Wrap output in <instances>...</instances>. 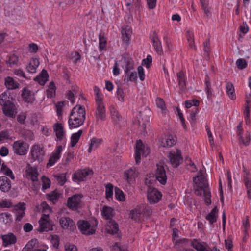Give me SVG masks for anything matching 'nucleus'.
<instances>
[{"mask_svg":"<svg viewBox=\"0 0 251 251\" xmlns=\"http://www.w3.org/2000/svg\"><path fill=\"white\" fill-rule=\"evenodd\" d=\"M162 194L157 189L149 186L147 189V198L151 204H154L159 201L162 198Z\"/></svg>","mask_w":251,"mask_h":251,"instance_id":"obj_1","label":"nucleus"},{"mask_svg":"<svg viewBox=\"0 0 251 251\" xmlns=\"http://www.w3.org/2000/svg\"><path fill=\"white\" fill-rule=\"evenodd\" d=\"M82 197L81 194H75L72 197H69L67 202V207L73 211L76 210L80 207Z\"/></svg>","mask_w":251,"mask_h":251,"instance_id":"obj_2","label":"nucleus"},{"mask_svg":"<svg viewBox=\"0 0 251 251\" xmlns=\"http://www.w3.org/2000/svg\"><path fill=\"white\" fill-rule=\"evenodd\" d=\"M93 174V171L89 168L78 170L75 172L72 176V179L74 182L83 181L86 180V177Z\"/></svg>","mask_w":251,"mask_h":251,"instance_id":"obj_3","label":"nucleus"},{"mask_svg":"<svg viewBox=\"0 0 251 251\" xmlns=\"http://www.w3.org/2000/svg\"><path fill=\"white\" fill-rule=\"evenodd\" d=\"M27 143L22 140L15 141L13 144L14 152L19 155H25L28 151Z\"/></svg>","mask_w":251,"mask_h":251,"instance_id":"obj_4","label":"nucleus"},{"mask_svg":"<svg viewBox=\"0 0 251 251\" xmlns=\"http://www.w3.org/2000/svg\"><path fill=\"white\" fill-rule=\"evenodd\" d=\"M77 226L81 232L85 235H92L95 233L96 228L92 226L91 228L89 222L85 220H79L77 222Z\"/></svg>","mask_w":251,"mask_h":251,"instance_id":"obj_5","label":"nucleus"},{"mask_svg":"<svg viewBox=\"0 0 251 251\" xmlns=\"http://www.w3.org/2000/svg\"><path fill=\"white\" fill-rule=\"evenodd\" d=\"M193 182L195 184L198 185V188L195 190V194L197 196H201L202 193L204 194V190L208 189L207 184L205 183L204 178L202 176H196L193 178Z\"/></svg>","mask_w":251,"mask_h":251,"instance_id":"obj_6","label":"nucleus"},{"mask_svg":"<svg viewBox=\"0 0 251 251\" xmlns=\"http://www.w3.org/2000/svg\"><path fill=\"white\" fill-rule=\"evenodd\" d=\"M168 157L171 165L174 168H177L180 165V162L183 161L181 152L179 150H176V152L171 151Z\"/></svg>","mask_w":251,"mask_h":251,"instance_id":"obj_7","label":"nucleus"},{"mask_svg":"<svg viewBox=\"0 0 251 251\" xmlns=\"http://www.w3.org/2000/svg\"><path fill=\"white\" fill-rule=\"evenodd\" d=\"M155 172L156 179L162 185L167 182V176L165 167L163 165L157 164Z\"/></svg>","mask_w":251,"mask_h":251,"instance_id":"obj_8","label":"nucleus"},{"mask_svg":"<svg viewBox=\"0 0 251 251\" xmlns=\"http://www.w3.org/2000/svg\"><path fill=\"white\" fill-rule=\"evenodd\" d=\"M97 108L95 111V116L97 123L99 119L104 121L106 118L105 108L102 100L96 101Z\"/></svg>","mask_w":251,"mask_h":251,"instance_id":"obj_9","label":"nucleus"},{"mask_svg":"<svg viewBox=\"0 0 251 251\" xmlns=\"http://www.w3.org/2000/svg\"><path fill=\"white\" fill-rule=\"evenodd\" d=\"M45 152L43 148L38 145H34L31 148V154L34 160L41 162L44 159Z\"/></svg>","mask_w":251,"mask_h":251,"instance_id":"obj_10","label":"nucleus"},{"mask_svg":"<svg viewBox=\"0 0 251 251\" xmlns=\"http://www.w3.org/2000/svg\"><path fill=\"white\" fill-rule=\"evenodd\" d=\"M39 227L37 229L40 233L43 232H48L49 231H52L53 230V222L51 220H46L41 218L39 222Z\"/></svg>","mask_w":251,"mask_h":251,"instance_id":"obj_11","label":"nucleus"},{"mask_svg":"<svg viewBox=\"0 0 251 251\" xmlns=\"http://www.w3.org/2000/svg\"><path fill=\"white\" fill-rule=\"evenodd\" d=\"M70 117H75L81 119H86V110L85 107L82 105H76L73 108L70 114Z\"/></svg>","mask_w":251,"mask_h":251,"instance_id":"obj_12","label":"nucleus"},{"mask_svg":"<svg viewBox=\"0 0 251 251\" xmlns=\"http://www.w3.org/2000/svg\"><path fill=\"white\" fill-rule=\"evenodd\" d=\"M150 39L152 42L153 46L157 53L159 55L163 54L161 42L156 31L153 32L152 35L150 37Z\"/></svg>","mask_w":251,"mask_h":251,"instance_id":"obj_13","label":"nucleus"},{"mask_svg":"<svg viewBox=\"0 0 251 251\" xmlns=\"http://www.w3.org/2000/svg\"><path fill=\"white\" fill-rule=\"evenodd\" d=\"M15 107V106L14 103L9 100H7L2 106L3 112L6 116L14 118L15 117V114L14 113Z\"/></svg>","mask_w":251,"mask_h":251,"instance_id":"obj_14","label":"nucleus"},{"mask_svg":"<svg viewBox=\"0 0 251 251\" xmlns=\"http://www.w3.org/2000/svg\"><path fill=\"white\" fill-rule=\"evenodd\" d=\"M59 223L63 228H66L71 231H73L76 227L73 220L69 217H62L59 220Z\"/></svg>","mask_w":251,"mask_h":251,"instance_id":"obj_15","label":"nucleus"},{"mask_svg":"<svg viewBox=\"0 0 251 251\" xmlns=\"http://www.w3.org/2000/svg\"><path fill=\"white\" fill-rule=\"evenodd\" d=\"M144 146L141 140L136 141L135 159L136 164H139L141 160V153L142 152L143 155H144Z\"/></svg>","mask_w":251,"mask_h":251,"instance_id":"obj_16","label":"nucleus"},{"mask_svg":"<svg viewBox=\"0 0 251 251\" xmlns=\"http://www.w3.org/2000/svg\"><path fill=\"white\" fill-rule=\"evenodd\" d=\"M11 188V182L6 176L0 177V189L3 192H8Z\"/></svg>","mask_w":251,"mask_h":251,"instance_id":"obj_17","label":"nucleus"},{"mask_svg":"<svg viewBox=\"0 0 251 251\" xmlns=\"http://www.w3.org/2000/svg\"><path fill=\"white\" fill-rule=\"evenodd\" d=\"M53 128L58 140L62 141L65 134L62 124L59 123H55L53 126Z\"/></svg>","mask_w":251,"mask_h":251,"instance_id":"obj_18","label":"nucleus"},{"mask_svg":"<svg viewBox=\"0 0 251 251\" xmlns=\"http://www.w3.org/2000/svg\"><path fill=\"white\" fill-rule=\"evenodd\" d=\"M21 96L24 101L26 102L32 103L35 100L34 94L26 87L23 89Z\"/></svg>","mask_w":251,"mask_h":251,"instance_id":"obj_19","label":"nucleus"},{"mask_svg":"<svg viewBox=\"0 0 251 251\" xmlns=\"http://www.w3.org/2000/svg\"><path fill=\"white\" fill-rule=\"evenodd\" d=\"M26 177L30 179L32 181H37L38 180V173L36 168H33L30 165L26 170Z\"/></svg>","mask_w":251,"mask_h":251,"instance_id":"obj_20","label":"nucleus"},{"mask_svg":"<svg viewBox=\"0 0 251 251\" xmlns=\"http://www.w3.org/2000/svg\"><path fill=\"white\" fill-rule=\"evenodd\" d=\"M85 120L81 119V118H78L75 117H70L69 116L68 119V124L70 129L75 128L80 126L82 125Z\"/></svg>","mask_w":251,"mask_h":251,"instance_id":"obj_21","label":"nucleus"},{"mask_svg":"<svg viewBox=\"0 0 251 251\" xmlns=\"http://www.w3.org/2000/svg\"><path fill=\"white\" fill-rule=\"evenodd\" d=\"M49 75L48 72L45 69H43L39 75L37 76L34 78L35 81L42 85H45L46 82L48 80Z\"/></svg>","mask_w":251,"mask_h":251,"instance_id":"obj_22","label":"nucleus"},{"mask_svg":"<svg viewBox=\"0 0 251 251\" xmlns=\"http://www.w3.org/2000/svg\"><path fill=\"white\" fill-rule=\"evenodd\" d=\"M135 177V168H130L126 170L124 173V179L127 181L128 183H131L133 182Z\"/></svg>","mask_w":251,"mask_h":251,"instance_id":"obj_23","label":"nucleus"},{"mask_svg":"<svg viewBox=\"0 0 251 251\" xmlns=\"http://www.w3.org/2000/svg\"><path fill=\"white\" fill-rule=\"evenodd\" d=\"M5 85L8 90H14L18 88L20 84L12 77L8 76L5 79Z\"/></svg>","mask_w":251,"mask_h":251,"instance_id":"obj_24","label":"nucleus"},{"mask_svg":"<svg viewBox=\"0 0 251 251\" xmlns=\"http://www.w3.org/2000/svg\"><path fill=\"white\" fill-rule=\"evenodd\" d=\"M142 214L143 210L137 207L130 211L129 217L136 222H139L141 220Z\"/></svg>","mask_w":251,"mask_h":251,"instance_id":"obj_25","label":"nucleus"},{"mask_svg":"<svg viewBox=\"0 0 251 251\" xmlns=\"http://www.w3.org/2000/svg\"><path fill=\"white\" fill-rule=\"evenodd\" d=\"M218 210L217 207L215 206L211 211V212L208 214L205 219L209 222L210 224L212 225L213 223L217 221L216 214H218Z\"/></svg>","mask_w":251,"mask_h":251,"instance_id":"obj_26","label":"nucleus"},{"mask_svg":"<svg viewBox=\"0 0 251 251\" xmlns=\"http://www.w3.org/2000/svg\"><path fill=\"white\" fill-rule=\"evenodd\" d=\"M2 238L3 243H5L6 245L15 244L17 242L16 236L12 233L2 235Z\"/></svg>","mask_w":251,"mask_h":251,"instance_id":"obj_27","label":"nucleus"},{"mask_svg":"<svg viewBox=\"0 0 251 251\" xmlns=\"http://www.w3.org/2000/svg\"><path fill=\"white\" fill-rule=\"evenodd\" d=\"M178 85L181 91L186 89L185 77L183 71H181L177 74Z\"/></svg>","mask_w":251,"mask_h":251,"instance_id":"obj_28","label":"nucleus"},{"mask_svg":"<svg viewBox=\"0 0 251 251\" xmlns=\"http://www.w3.org/2000/svg\"><path fill=\"white\" fill-rule=\"evenodd\" d=\"M121 33L122 34L123 41L126 44H128L131 33V31L129 27L127 26L126 28H122Z\"/></svg>","mask_w":251,"mask_h":251,"instance_id":"obj_29","label":"nucleus"},{"mask_svg":"<svg viewBox=\"0 0 251 251\" xmlns=\"http://www.w3.org/2000/svg\"><path fill=\"white\" fill-rule=\"evenodd\" d=\"M56 87L53 81H51L49 86L48 89L46 91V95L47 98H53L55 96Z\"/></svg>","mask_w":251,"mask_h":251,"instance_id":"obj_30","label":"nucleus"},{"mask_svg":"<svg viewBox=\"0 0 251 251\" xmlns=\"http://www.w3.org/2000/svg\"><path fill=\"white\" fill-rule=\"evenodd\" d=\"M226 93L228 97L232 100L236 99L235 90L233 84L230 82H227L226 85Z\"/></svg>","mask_w":251,"mask_h":251,"instance_id":"obj_31","label":"nucleus"},{"mask_svg":"<svg viewBox=\"0 0 251 251\" xmlns=\"http://www.w3.org/2000/svg\"><path fill=\"white\" fill-rule=\"evenodd\" d=\"M60 194L57 192V190H54L49 193L46 194V198L49 200L51 201L53 204H55L58 200Z\"/></svg>","mask_w":251,"mask_h":251,"instance_id":"obj_32","label":"nucleus"},{"mask_svg":"<svg viewBox=\"0 0 251 251\" xmlns=\"http://www.w3.org/2000/svg\"><path fill=\"white\" fill-rule=\"evenodd\" d=\"M113 211V209L110 207H108L107 206H104L103 207L102 210L101 211L102 215L105 217L106 220L112 219V218L113 217V214H112Z\"/></svg>","mask_w":251,"mask_h":251,"instance_id":"obj_33","label":"nucleus"},{"mask_svg":"<svg viewBox=\"0 0 251 251\" xmlns=\"http://www.w3.org/2000/svg\"><path fill=\"white\" fill-rule=\"evenodd\" d=\"M109 228L107 229L108 232L112 235L117 233L119 231L118 224L112 219L109 221Z\"/></svg>","mask_w":251,"mask_h":251,"instance_id":"obj_34","label":"nucleus"},{"mask_svg":"<svg viewBox=\"0 0 251 251\" xmlns=\"http://www.w3.org/2000/svg\"><path fill=\"white\" fill-rule=\"evenodd\" d=\"M99 47L100 50L101 51L103 50H106L107 38L105 37L104 33H100L99 35Z\"/></svg>","mask_w":251,"mask_h":251,"instance_id":"obj_35","label":"nucleus"},{"mask_svg":"<svg viewBox=\"0 0 251 251\" xmlns=\"http://www.w3.org/2000/svg\"><path fill=\"white\" fill-rule=\"evenodd\" d=\"M83 133L82 130H79L77 132L72 134L71 137V146L75 147L78 142L79 140Z\"/></svg>","mask_w":251,"mask_h":251,"instance_id":"obj_36","label":"nucleus"},{"mask_svg":"<svg viewBox=\"0 0 251 251\" xmlns=\"http://www.w3.org/2000/svg\"><path fill=\"white\" fill-rule=\"evenodd\" d=\"M205 91L207 94L208 98H211L212 95V89L210 82V78L207 74H206L205 78Z\"/></svg>","mask_w":251,"mask_h":251,"instance_id":"obj_37","label":"nucleus"},{"mask_svg":"<svg viewBox=\"0 0 251 251\" xmlns=\"http://www.w3.org/2000/svg\"><path fill=\"white\" fill-rule=\"evenodd\" d=\"M0 172L3 173L5 175L10 177L11 179L13 180L15 179V176L13 175L12 171L4 163H3L1 165Z\"/></svg>","mask_w":251,"mask_h":251,"instance_id":"obj_38","label":"nucleus"},{"mask_svg":"<svg viewBox=\"0 0 251 251\" xmlns=\"http://www.w3.org/2000/svg\"><path fill=\"white\" fill-rule=\"evenodd\" d=\"M110 113L112 118L117 124H119L122 121V116L114 107L110 108Z\"/></svg>","mask_w":251,"mask_h":251,"instance_id":"obj_39","label":"nucleus"},{"mask_svg":"<svg viewBox=\"0 0 251 251\" xmlns=\"http://www.w3.org/2000/svg\"><path fill=\"white\" fill-rule=\"evenodd\" d=\"M22 137L26 141H31L33 140L34 135L32 131L24 129L21 132Z\"/></svg>","mask_w":251,"mask_h":251,"instance_id":"obj_40","label":"nucleus"},{"mask_svg":"<svg viewBox=\"0 0 251 251\" xmlns=\"http://www.w3.org/2000/svg\"><path fill=\"white\" fill-rule=\"evenodd\" d=\"M115 196L118 201H126V197L124 192L122 190L117 187H115Z\"/></svg>","mask_w":251,"mask_h":251,"instance_id":"obj_41","label":"nucleus"},{"mask_svg":"<svg viewBox=\"0 0 251 251\" xmlns=\"http://www.w3.org/2000/svg\"><path fill=\"white\" fill-rule=\"evenodd\" d=\"M101 140L97 139L96 138H93L91 139V143L90 144L89 148L88 149V152H91L92 149H96L100 144Z\"/></svg>","mask_w":251,"mask_h":251,"instance_id":"obj_42","label":"nucleus"},{"mask_svg":"<svg viewBox=\"0 0 251 251\" xmlns=\"http://www.w3.org/2000/svg\"><path fill=\"white\" fill-rule=\"evenodd\" d=\"M124 61L126 64L125 74L128 75L129 72L134 69L133 63L126 57H125Z\"/></svg>","mask_w":251,"mask_h":251,"instance_id":"obj_43","label":"nucleus"},{"mask_svg":"<svg viewBox=\"0 0 251 251\" xmlns=\"http://www.w3.org/2000/svg\"><path fill=\"white\" fill-rule=\"evenodd\" d=\"M191 246L195 249L197 251H209L206 250L201 243L198 242L196 239H194V241L191 243Z\"/></svg>","mask_w":251,"mask_h":251,"instance_id":"obj_44","label":"nucleus"},{"mask_svg":"<svg viewBox=\"0 0 251 251\" xmlns=\"http://www.w3.org/2000/svg\"><path fill=\"white\" fill-rule=\"evenodd\" d=\"M239 140L240 142L242 143L245 146H248L250 144L251 141V135L250 132L248 131L246 132L245 138H244L242 135L240 136Z\"/></svg>","mask_w":251,"mask_h":251,"instance_id":"obj_45","label":"nucleus"},{"mask_svg":"<svg viewBox=\"0 0 251 251\" xmlns=\"http://www.w3.org/2000/svg\"><path fill=\"white\" fill-rule=\"evenodd\" d=\"M41 180L42 182V190H45L50 188L51 181L48 177L43 176L41 178Z\"/></svg>","mask_w":251,"mask_h":251,"instance_id":"obj_46","label":"nucleus"},{"mask_svg":"<svg viewBox=\"0 0 251 251\" xmlns=\"http://www.w3.org/2000/svg\"><path fill=\"white\" fill-rule=\"evenodd\" d=\"M106 198L108 199L109 198H112L113 194V185L111 183H108L106 185Z\"/></svg>","mask_w":251,"mask_h":251,"instance_id":"obj_47","label":"nucleus"},{"mask_svg":"<svg viewBox=\"0 0 251 251\" xmlns=\"http://www.w3.org/2000/svg\"><path fill=\"white\" fill-rule=\"evenodd\" d=\"M204 202L206 205L208 206L211 203V192L209 188L204 190Z\"/></svg>","mask_w":251,"mask_h":251,"instance_id":"obj_48","label":"nucleus"},{"mask_svg":"<svg viewBox=\"0 0 251 251\" xmlns=\"http://www.w3.org/2000/svg\"><path fill=\"white\" fill-rule=\"evenodd\" d=\"M18 57L15 54L10 56L6 63L9 64V67H11L13 65L17 64L18 62Z\"/></svg>","mask_w":251,"mask_h":251,"instance_id":"obj_49","label":"nucleus"},{"mask_svg":"<svg viewBox=\"0 0 251 251\" xmlns=\"http://www.w3.org/2000/svg\"><path fill=\"white\" fill-rule=\"evenodd\" d=\"M236 63L237 68L241 70L245 69L247 66V61L244 59L240 58L237 59Z\"/></svg>","mask_w":251,"mask_h":251,"instance_id":"obj_50","label":"nucleus"},{"mask_svg":"<svg viewBox=\"0 0 251 251\" xmlns=\"http://www.w3.org/2000/svg\"><path fill=\"white\" fill-rule=\"evenodd\" d=\"M176 110H177L178 115V116L179 117V119L180 120L182 126L184 129L185 131H186L187 130V127L186 126V124H185V119H184V118L183 117V114L182 113V112H181L180 109L178 107H176Z\"/></svg>","mask_w":251,"mask_h":251,"instance_id":"obj_51","label":"nucleus"},{"mask_svg":"<svg viewBox=\"0 0 251 251\" xmlns=\"http://www.w3.org/2000/svg\"><path fill=\"white\" fill-rule=\"evenodd\" d=\"M41 208L42 209V212H46L47 211H49V212H51L52 209L48 204L46 201H43L40 205ZM40 206L38 205L36 206V208L38 209L39 208Z\"/></svg>","mask_w":251,"mask_h":251,"instance_id":"obj_52","label":"nucleus"},{"mask_svg":"<svg viewBox=\"0 0 251 251\" xmlns=\"http://www.w3.org/2000/svg\"><path fill=\"white\" fill-rule=\"evenodd\" d=\"M152 61V57L151 55H148L146 58L142 60V65L146 66L147 68H149L151 65Z\"/></svg>","mask_w":251,"mask_h":251,"instance_id":"obj_53","label":"nucleus"},{"mask_svg":"<svg viewBox=\"0 0 251 251\" xmlns=\"http://www.w3.org/2000/svg\"><path fill=\"white\" fill-rule=\"evenodd\" d=\"M166 147H171L176 144V141L173 139L172 135H169L167 138L166 139ZM164 147H165L164 145Z\"/></svg>","mask_w":251,"mask_h":251,"instance_id":"obj_54","label":"nucleus"},{"mask_svg":"<svg viewBox=\"0 0 251 251\" xmlns=\"http://www.w3.org/2000/svg\"><path fill=\"white\" fill-rule=\"evenodd\" d=\"M117 95L118 100L121 102H124V93L123 89L121 88L118 87L117 90Z\"/></svg>","mask_w":251,"mask_h":251,"instance_id":"obj_55","label":"nucleus"},{"mask_svg":"<svg viewBox=\"0 0 251 251\" xmlns=\"http://www.w3.org/2000/svg\"><path fill=\"white\" fill-rule=\"evenodd\" d=\"M57 180L61 186H63L66 181V173L61 174L57 176Z\"/></svg>","mask_w":251,"mask_h":251,"instance_id":"obj_56","label":"nucleus"},{"mask_svg":"<svg viewBox=\"0 0 251 251\" xmlns=\"http://www.w3.org/2000/svg\"><path fill=\"white\" fill-rule=\"evenodd\" d=\"M156 105L161 110H165L166 108L165 103L164 100L160 98H157L156 100Z\"/></svg>","mask_w":251,"mask_h":251,"instance_id":"obj_57","label":"nucleus"},{"mask_svg":"<svg viewBox=\"0 0 251 251\" xmlns=\"http://www.w3.org/2000/svg\"><path fill=\"white\" fill-rule=\"evenodd\" d=\"M64 105L63 101H59L56 104V112L58 116H62V107Z\"/></svg>","mask_w":251,"mask_h":251,"instance_id":"obj_58","label":"nucleus"},{"mask_svg":"<svg viewBox=\"0 0 251 251\" xmlns=\"http://www.w3.org/2000/svg\"><path fill=\"white\" fill-rule=\"evenodd\" d=\"M204 51L206 52V55H209V52L210 51V39H207L204 43Z\"/></svg>","mask_w":251,"mask_h":251,"instance_id":"obj_59","label":"nucleus"},{"mask_svg":"<svg viewBox=\"0 0 251 251\" xmlns=\"http://www.w3.org/2000/svg\"><path fill=\"white\" fill-rule=\"evenodd\" d=\"M25 203L24 202H19L15 206V209L18 211H25Z\"/></svg>","mask_w":251,"mask_h":251,"instance_id":"obj_60","label":"nucleus"},{"mask_svg":"<svg viewBox=\"0 0 251 251\" xmlns=\"http://www.w3.org/2000/svg\"><path fill=\"white\" fill-rule=\"evenodd\" d=\"M138 72L140 80L143 81L145 79V73L142 66H139L138 67Z\"/></svg>","mask_w":251,"mask_h":251,"instance_id":"obj_61","label":"nucleus"},{"mask_svg":"<svg viewBox=\"0 0 251 251\" xmlns=\"http://www.w3.org/2000/svg\"><path fill=\"white\" fill-rule=\"evenodd\" d=\"M127 75V80L130 81H136L137 80V75L136 72H132Z\"/></svg>","mask_w":251,"mask_h":251,"instance_id":"obj_62","label":"nucleus"},{"mask_svg":"<svg viewBox=\"0 0 251 251\" xmlns=\"http://www.w3.org/2000/svg\"><path fill=\"white\" fill-rule=\"evenodd\" d=\"M11 206V203L8 201L6 200H2L0 202V207L1 208H10Z\"/></svg>","mask_w":251,"mask_h":251,"instance_id":"obj_63","label":"nucleus"},{"mask_svg":"<svg viewBox=\"0 0 251 251\" xmlns=\"http://www.w3.org/2000/svg\"><path fill=\"white\" fill-rule=\"evenodd\" d=\"M29 50L30 52L36 53L38 50V47L37 44L31 43L29 45Z\"/></svg>","mask_w":251,"mask_h":251,"instance_id":"obj_64","label":"nucleus"}]
</instances>
